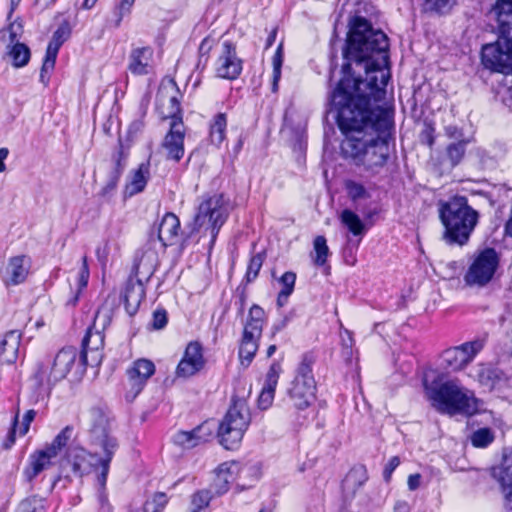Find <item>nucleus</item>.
<instances>
[{
    "mask_svg": "<svg viewBox=\"0 0 512 512\" xmlns=\"http://www.w3.org/2000/svg\"><path fill=\"white\" fill-rule=\"evenodd\" d=\"M347 81H339L329 95L330 110L336 113L343 157L372 174L385 166L390 155L392 115L386 108L370 107L368 94L351 93Z\"/></svg>",
    "mask_w": 512,
    "mask_h": 512,
    "instance_id": "obj_1",
    "label": "nucleus"
},
{
    "mask_svg": "<svg viewBox=\"0 0 512 512\" xmlns=\"http://www.w3.org/2000/svg\"><path fill=\"white\" fill-rule=\"evenodd\" d=\"M388 48L387 35L373 29L367 19L358 16L351 21L343 51V77L340 80L349 83L347 90L368 94L374 102L385 98V88L390 77L384 69L388 66Z\"/></svg>",
    "mask_w": 512,
    "mask_h": 512,
    "instance_id": "obj_2",
    "label": "nucleus"
},
{
    "mask_svg": "<svg viewBox=\"0 0 512 512\" xmlns=\"http://www.w3.org/2000/svg\"><path fill=\"white\" fill-rule=\"evenodd\" d=\"M93 425L90 430L91 444L100 448L103 456L97 457L78 446H71L66 452V461L77 477H82L93 468L99 471L97 482L101 490L105 489L112 458L118 449V441L111 434L108 418L99 410H92Z\"/></svg>",
    "mask_w": 512,
    "mask_h": 512,
    "instance_id": "obj_3",
    "label": "nucleus"
},
{
    "mask_svg": "<svg viewBox=\"0 0 512 512\" xmlns=\"http://www.w3.org/2000/svg\"><path fill=\"white\" fill-rule=\"evenodd\" d=\"M498 39L482 48L483 65L496 72L512 73V0H497L491 9Z\"/></svg>",
    "mask_w": 512,
    "mask_h": 512,
    "instance_id": "obj_4",
    "label": "nucleus"
},
{
    "mask_svg": "<svg viewBox=\"0 0 512 512\" xmlns=\"http://www.w3.org/2000/svg\"><path fill=\"white\" fill-rule=\"evenodd\" d=\"M438 206L444 227L442 239L450 246L466 245L479 222V212L468 204L465 196H453L440 201Z\"/></svg>",
    "mask_w": 512,
    "mask_h": 512,
    "instance_id": "obj_5",
    "label": "nucleus"
},
{
    "mask_svg": "<svg viewBox=\"0 0 512 512\" xmlns=\"http://www.w3.org/2000/svg\"><path fill=\"white\" fill-rule=\"evenodd\" d=\"M428 377L429 375L426 374L423 381L426 395L439 412L455 415L457 413L470 414L475 410L473 394L460 386L457 381L429 383Z\"/></svg>",
    "mask_w": 512,
    "mask_h": 512,
    "instance_id": "obj_6",
    "label": "nucleus"
},
{
    "mask_svg": "<svg viewBox=\"0 0 512 512\" xmlns=\"http://www.w3.org/2000/svg\"><path fill=\"white\" fill-rule=\"evenodd\" d=\"M158 253L155 250V240H150L145 248L137 255L134 261L132 272L136 279L130 277L125 285L123 300L126 311L133 315L139 308L145 297V288L142 278L146 281L154 274L158 266Z\"/></svg>",
    "mask_w": 512,
    "mask_h": 512,
    "instance_id": "obj_7",
    "label": "nucleus"
},
{
    "mask_svg": "<svg viewBox=\"0 0 512 512\" xmlns=\"http://www.w3.org/2000/svg\"><path fill=\"white\" fill-rule=\"evenodd\" d=\"M229 215V203L223 194H214L204 199L194 217L189 237L194 233L210 236V246H213L218 233Z\"/></svg>",
    "mask_w": 512,
    "mask_h": 512,
    "instance_id": "obj_8",
    "label": "nucleus"
},
{
    "mask_svg": "<svg viewBox=\"0 0 512 512\" xmlns=\"http://www.w3.org/2000/svg\"><path fill=\"white\" fill-rule=\"evenodd\" d=\"M251 422L248 403L243 398H233L232 404L219 424L217 435L221 445L232 450L241 442Z\"/></svg>",
    "mask_w": 512,
    "mask_h": 512,
    "instance_id": "obj_9",
    "label": "nucleus"
},
{
    "mask_svg": "<svg viewBox=\"0 0 512 512\" xmlns=\"http://www.w3.org/2000/svg\"><path fill=\"white\" fill-rule=\"evenodd\" d=\"M315 358L312 354L306 353L302 356L296 368V374L287 391L291 405L297 410H305L315 400L316 381L313 376V365Z\"/></svg>",
    "mask_w": 512,
    "mask_h": 512,
    "instance_id": "obj_10",
    "label": "nucleus"
},
{
    "mask_svg": "<svg viewBox=\"0 0 512 512\" xmlns=\"http://www.w3.org/2000/svg\"><path fill=\"white\" fill-rule=\"evenodd\" d=\"M500 263V256L494 248L479 251L468 267L464 281L470 287H484L493 279Z\"/></svg>",
    "mask_w": 512,
    "mask_h": 512,
    "instance_id": "obj_11",
    "label": "nucleus"
},
{
    "mask_svg": "<svg viewBox=\"0 0 512 512\" xmlns=\"http://www.w3.org/2000/svg\"><path fill=\"white\" fill-rule=\"evenodd\" d=\"M264 320V310L258 305H253L249 310L239 347V358L243 365L248 366L258 350Z\"/></svg>",
    "mask_w": 512,
    "mask_h": 512,
    "instance_id": "obj_12",
    "label": "nucleus"
},
{
    "mask_svg": "<svg viewBox=\"0 0 512 512\" xmlns=\"http://www.w3.org/2000/svg\"><path fill=\"white\" fill-rule=\"evenodd\" d=\"M483 347L484 340L478 338L446 349L441 355L442 364L445 368L453 371L461 370L474 359Z\"/></svg>",
    "mask_w": 512,
    "mask_h": 512,
    "instance_id": "obj_13",
    "label": "nucleus"
},
{
    "mask_svg": "<svg viewBox=\"0 0 512 512\" xmlns=\"http://www.w3.org/2000/svg\"><path fill=\"white\" fill-rule=\"evenodd\" d=\"M242 68V60L237 56L236 45L229 40L223 41L215 64L216 75L234 80L239 77Z\"/></svg>",
    "mask_w": 512,
    "mask_h": 512,
    "instance_id": "obj_14",
    "label": "nucleus"
},
{
    "mask_svg": "<svg viewBox=\"0 0 512 512\" xmlns=\"http://www.w3.org/2000/svg\"><path fill=\"white\" fill-rule=\"evenodd\" d=\"M31 267V260L26 255L10 257L0 269V278L6 287L17 286L25 282Z\"/></svg>",
    "mask_w": 512,
    "mask_h": 512,
    "instance_id": "obj_15",
    "label": "nucleus"
},
{
    "mask_svg": "<svg viewBox=\"0 0 512 512\" xmlns=\"http://www.w3.org/2000/svg\"><path fill=\"white\" fill-rule=\"evenodd\" d=\"M104 335L98 330L88 328L83 340L80 361L84 366H98L102 362Z\"/></svg>",
    "mask_w": 512,
    "mask_h": 512,
    "instance_id": "obj_16",
    "label": "nucleus"
},
{
    "mask_svg": "<svg viewBox=\"0 0 512 512\" xmlns=\"http://www.w3.org/2000/svg\"><path fill=\"white\" fill-rule=\"evenodd\" d=\"M205 365L202 345L197 341L190 342L176 368L178 377L187 378L198 373Z\"/></svg>",
    "mask_w": 512,
    "mask_h": 512,
    "instance_id": "obj_17",
    "label": "nucleus"
},
{
    "mask_svg": "<svg viewBox=\"0 0 512 512\" xmlns=\"http://www.w3.org/2000/svg\"><path fill=\"white\" fill-rule=\"evenodd\" d=\"M184 125L181 117L173 115L171 118L170 129L165 136L163 147L167 151V157L176 162L184 155Z\"/></svg>",
    "mask_w": 512,
    "mask_h": 512,
    "instance_id": "obj_18",
    "label": "nucleus"
},
{
    "mask_svg": "<svg viewBox=\"0 0 512 512\" xmlns=\"http://www.w3.org/2000/svg\"><path fill=\"white\" fill-rule=\"evenodd\" d=\"M56 458L57 456L45 447L35 450L29 455L27 464L23 469L24 480L31 483L42 472L54 465Z\"/></svg>",
    "mask_w": 512,
    "mask_h": 512,
    "instance_id": "obj_19",
    "label": "nucleus"
},
{
    "mask_svg": "<svg viewBox=\"0 0 512 512\" xmlns=\"http://www.w3.org/2000/svg\"><path fill=\"white\" fill-rule=\"evenodd\" d=\"M34 386L37 397L48 398L53 387L61 380L55 375V369L50 363V359H46L37 364L35 373L33 374Z\"/></svg>",
    "mask_w": 512,
    "mask_h": 512,
    "instance_id": "obj_20",
    "label": "nucleus"
},
{
    "mask_svg": "<svg viewBox=\"0 0 512 512\" xmlns=\"http://www.w3.org/2000/svg\"><path fill=\"white\" fill-rule=\"evenodd\" d=\"M155 365L147 359H139L127 370L130 392L135 398L145 386L147 380L154 374Z\"/></svg>",
    "mask_w": 512,
    "mask_h": 512,
    "instance_id": "obj_21",
    "label": "nucleus"
},
{
    "mask_svg": "<svg viewBox=\"0 0 512 512\" xmlns=\"http://www.w3.org/2000/svg\"><path fill=\"white\" fill-rule=\"evenodd\" d=\"M211 435V430L208 429L206 425L202 424L191 431H177L173 435L172 441L176 446L182 449H192L207 442Z\"/></svg>",
    "mask_w": 512,
    "mask_h": 512,
    "instance_id": "obj_22",
    "label": "nucleus"
},
{
    "mask_svg": "<svg viewBox=\"0 0 512 512\" xmlns=\"http://www.w3.org/2000/svg\"><path fill=\"white\" fill-rule=\"evenodd\" d=\"M281 371L282 368L279 362L274 361L270 365L266 374L265 383L258 397V406L260 409L265 410L271 406Z\"/></svg>",
    "mask_w": 512,
    "mask_h": 512,
    "instance_id": "obj_23",
    "label": "nucleus"
},
{
    "mask_svg": "<svg viewBox=\"0 0 512 512\" xmlns=\"http://www.w3.org/2000/svg\"><path fill=\"white\" fill-rule=\"evenodd\" d=\"M180 221L173 213H166L159 226L157 239L161 243L162 248L171 246L177 243L179 238Z\"/></svg>",
    "mask_w": 512,
    "mask_h": 512,
    "instance_id": "obj_24",
    "label": "nucleus"
},
{
    "mask_svg": "<svg viewBox=\"0 0 512 512\" xmlns=\"http://www.w3.org/2000/svg\"><path fill=\"white\" fill-rule=\"evenodd\" d=\"M237 467L238 465L235 462H224L218 466L215 479L210 488L214 496H220L229 490Z\"/></svg>",
    "mask_w": 512,
    "mask_h": 512,
    "instance_id": "obj_25",
    "label": "nucleus"
},
{
    "mask_svg": "<svg viewBox=\"0 0 512 512\" xmlns=\"http://www.w3.org/2000/svg\"><path fill=\"white\" fill-rule=\"evenodd\" d=\"M20 341L21 333L19 330H10L4 334L0 340V360L2 362L11 364L16 361Z\"/></svg>",
    "mask_w": 512,
    "mask_h": 512,
    "instance_id": "obj_26",
    "label": "nucleus"
},
{
    "mask_svg": "<svg viewBox=\"0 0 512 512\" xmlns=\"http://www.w3.org/2000/svg\"><path fill=\"white\" fill-rule=\"evenodd\" d=\"M76 358V349L73 347H67L61 349L53 359H50V363L55 369L56 377H59L61 381L65 379L73 367Z\"/></svg>",
    "mask_w": 512,
    "mask_h": 512,
    "instance_id": "obj_27",
    "label": "nucleus"
},
{
    "mask_svg": "<svg viewBox=\"0 0 512 512\" xmlns=\"http://www.w3.org/2000/svg\"><path fill=\"white\" fill-rule=\"evenodd\" d=\"M113 166L108 175L106 185L102 189V194L106 195L112 192L118 185V182L123 174L126 167L127 155L124 153L122 147H120L112 157Z\"/></svg>",
    "mask_w": 512,
    "mask_h": 512,
    "instance_id": "obj_28",
    "label": "nucleus"
},
{
    "mask_svg": "<svg viewBox=\"0 0 512 512\" xmlns=\"http://www.w3.org/2000/svg\"><path fill=\"white\" fill-rule=\"evenodd\" d=\"M153 56V50L150 47L133 49L129 57V70L135 75H144L148 73V67Z\"/></svg>",
    "mask_w": 512,
    "mask_h": 512,
    "instance_id": "obj_29",
    "label": "nucleus"
},
{
    "mask_svg": "<svg viewBox=\"0 0 512 512\" xmlns=\"http://www.w3.org/2000/svg\"><path fill=\"white\" fill-rule=\"evenodd\" d=\"M368 480L367 469L364 465H357L350 469L342 482L344 493L354 496Z\"/></svg>",
    "mask_w": 512,
    "mask_h": 512,
    "instance_id": "obj_30",
    "label": "nucleus"
},
{
    "mask_svg": "<svg viewBox=\"0 0 512 512\" xmlns=\"http://www.w3.org/2000/svg\"><path fill=\"white\" fill-rule=\"evenodd\" d=\"M150 177V164L149 162H144L139 165L136 170H133L130 175V179L125 187V192L129 196H133L142 192L148 179Z\"/></svg>",
    "mask_w": 512,
    "mask_h": 512,
    "instance_id": "obj_31",
    "label": "nucleus"
},
{
    "mask_svg": "<svg viewBox=\"0 0 512 512\" xmlns=\"http://www.w3.org/2000/svg\"><path fill=\"white\" fill-rule=\"evenodd\" d=\"M227 115L217 113L211 120L209 137L212 144L220 146L226 138Z\"/></svg>",
    "mask_w": 512,
    "mask_h": 512,
    "instance_id": "obj_32",
    "label": "nucleus"
},
{
    "mask_svg": "<svg viewBox=\"0 0 512 512\" xmlns=\"http://www.w3.org/2000/svg\"><path fill=\"white\" fill-rule=\"evenodd\" d=\"M341 223L354 235L362 237L366 227L360 217L349 209H344L340 214Z\"/></svg>",
    "mask_w": 512,
    "mask_h": 512,
    "instance_id": "obj_33",
    "label": "nucleus"
},
{
    "mask_svg": "<svg viewBox=\"0 0 512 512\" xmlns=\"http://www.w3.org/2000/svg\"><path fill=\"white\" fill-rule=\"evenodd\" d=\"M8 56L12 60L13 66L19 68L28 64L31 53L26 44L16 42L9 47Z\"/></svg>",
    "mask_w": 512,
    "mask_h": 512,
    "instance_id": "obj_34",
    "label": "nucleus"
},
{
    "mask_svg": "<svg viewBox=\"0 0 512 512\" xmlns=\"http://www.w3.org/2000/svg\"><path fill=\"white\" fill-rule=\"evenodd\" d=\"M73 430L74 429L72 426H66L55 436L51 443L45 445L44 447L58 457L63 448L67 446L69 440L71 439Z\"/></svg>",
    "mask_w": 512,
    "mask_h": 512,
    "instance_id": "obj_35",
    "label": "nucleus"
},
{
    "mask_svg": "<svg viewBox=\"0 0 512 512\" xmlns=\"http://www.w3.org/2000/svg\"><path fill=\"white\" fill-rule=\"evenodd\" d=\"M59 49L60 48L57 47V44H55V46L48 44L40 73L41 82L46 83V74L54 69Z\"/></svg>",
    "mask_w": 512,
    "mask_h": 512,
    "instance_id": "obj_36",
    "label": "nucleus"
},
{
    "mask_svg": "<svg viewBox=\"0 0 512 512\" xmlns=\"http://www.w3.org/2000/svg\"><path fill=\"white\" fill-rule=\"evenodd\" d=\"M494 433L490 428H480L474 431L470 437L471 443L476 448H486L494 441Z\"/></svg>",
    "mask_w": 512,
    "mask_h": 512,
    "instance_id": "obj_37",
    "label": "nucleus"
},
{
    "mask_svg": "<svg viewBox=\"0 0 512 512\" xmlns=\"http://www.w3.org/2000/svg\"><path fill=\"white\" fill-rule=\"evenodd\" d=\"M265 257L264 252L257 253L251 257L245 274L246 283H251L257 278Z\"/></svg>",
    "mask_w": 512,
    "mask_h": 512,
    "instance_id": "obj_38",
    "label": "nucleus"
},
{
    "mask_svg": "<svg viewBox=\"0 0 512 512\" xmlns=\"http://www.w3.org/2000/svg\"><path fill=\"white\" fill-rule=\"evenodd\" d=\"M499 481L507 501V507L512 510V464L503 469Z\"/></svg>",
    "mask_w": 512,
    "mask_h": 512,
    "instance_id": "obj_39",
    "label": "nucleus"
},
{
    "mask_svg": "<svg viewBox=\"0 0 512 512\" xmlns=\"http://www.w3.org/2000/svg\"><path fill=\"white\" fill-rule=\"evenodd\" d=\"M15 512H45L44 499L32 496L20 502Z\"/></svg>",
    "mask_w": 512,
    "mask_h": 512,
    "instance_id": "obj_40",
    "label": "nucleus"
},
{
    "mask_svg": "<svg viewBox=\"0 0 512 512\" xmlns=\"http://www.w3.org/2000/svg\"><path fill=\"white\" fill-rule=\"evenodd\" d=\"M314 251L316 254L315 257V264L318 266H323L328 258L329 255V248L327 246V241L324 236H317L314 239Z\"/></svg>",
    "mask_w": 512,
    "mask_h": 512,
    "instance_id": "obj_41",
    "label": "nucleus"
},
{
    "mask_svg": "<svg viewBox=\"0 0 512 512\" xmlns=\"http://www.w3.org/2000/svg\"><path fill=\"white\" fill-rule=\"evenodd\" d=\"M213 496L214 495L210 490H200L196 492L192 497L191 512H194L195 510L205 512V509L208 507Z\"/></svg>",
    "mask_w": 512,
    "mask_h": 512,
    "instance_id": "obj_42",
    "label": "nucleus"
},
{
    "mask_svg": "<svg viewBox=\"0 0 512 512\" xmlns=\"http://www.w3.org/2000/svg\"><path fill=\"white\" fill-rule=\"evenodd\" d=\"M456 4V0H425V9L437 14H446Z\"/></svg>",
    "mask_w": 512,
    "mask_h": 512,
    "instance_id": "obj_43",
    "label": "nucleus"
},
{
    "mask_svg": "<svg viewBox=\"0 0 512 512\" xmlns=\"http://www.w3.org/2000/svg\"><path fill=\"white\" fill-rule=\"evenodd\" d=\"M168 502L165 493H156L151 500H147L144 504V512H162Z\"/></svg>",
    "mask_w": 512,
    "mask_h": 512,
    "instance_id": "obj_44",
    "label": "nucleus"
},
{
    "mask_svg": "<svg viewBox=\"0 0 512 512\" xmlns=\"http://www.w3.org/2000/svg\"><path fill=\"white\" fill-rule=\"evenodd\" d=\"M465 146V141H459L457 143H452L447 147V155L453 166L459 164L462 160L465 154Z\"/></svg>",
    "mask_w": 512,
    "mask_h": 512,
    "instance_id": "obj_45",
    "label": "nucleus"
},
{
    "mask_svg": "<svg viewBox=\"0 0 512 512\" xmlns=\"http://www.w3.org/2000/svg\"><path fill=\"white\" fill-rule=\"evenodd\" d=\"M135 0H121L114 8L113 14L116 18L115 26H120L122 19L130 14Z\"/></svg>",
    "mask_w": 512,
    "mask_h": 512,
    "instance_id": "obj_46",
    "label": "nucleus"
},
{
    "mask_svg": "<svg viewBox=\"0 0 512 512\" xmlns=\"http://www.w3.org/2000/svg\"><path fill=\"white\" fill-rule=\"evenodd\" d=\"M282 46L279 45L275 55L273 56V91L275 92L278 87V81L281 77V67H282Z\"/></svg>",
    "mask_w": 512,
    "mask_h": 512,
    "instance_id": "obj_47",
    "label": "nucleus"
},
{
    "mask_svg": "<svg viewBox=\"0 0 512 512\" xmlns=\"http://www.w3.org/2000/svg\"><path fill=\"white\" fill-rule=\"evenodd\" d=\"M346 189L349 197L353 201L364 198L366 196V189L364 188V186L354 181H348L346 183Z\"/></svg>",
    "mask_w": 512,
    "mask_h": 512,
    "instance_id": "obj_48",
    "label": "nucleus"
},
{
    "mask_svg": "<svg viewBox=\"0 0 512 512\" xmlns=\"http://www.w3.org/2000/svg\"><path fill=\"white\" fill-rule=\"evenodd\" d=\"M280 283L282 284L283 288V295L285 294H292L294 290V285L296 281V274L294 272L288 271L285 272L279 279Z\"/></svg>",
    "mask_w": 512,
    "mask_h": 512,
    "instance_id": "obj_49",
    "label": "nucleus"
},
{
    "mask_svg": "<svg viewBox=\"0 0 512 512\" xmlns=\"http://www.w3.org/2000/svg\"><path fill=\"white\" fill-rule=\"evenodd\" d=\"M168 321L167 312L163 309L156 310L153 313L152 325L154 329H162L166 326Z\"/></svg>",
    "mask_w": 512,
    "mask_h": 512,
    "instance_id": "obj_50",
    "label": "nucleus"
},
{
    "mask_svg": "<svg viewBox=\"0 0 512 512\" xmlns=\"http://www.w3.org/2000/svg\"><path fill=\"white\" fill-rule=\"evenodd\" d=\"M69 36V31L65 27H59L53 34L52 40L49 44L54 45L57 44V47L60 48L61 45L67 40Z\"/></svg>",
    "mask_w": 512,
    "mask_h": 512,
    "instance_id": "obj_51",
    "label": "nucleus"
},
{
    "mask_svg": "<svg viewBox=\"0 0 512 512\" xmlns=\"http://www.w3.org/2000/svg\"><path fill=\"white\" fill-rule=\"evenodd\" d=\"M400 459L398 456H393L388 463L386 464L384 471H383V477L386 482H388L392 476V473L394 470L399 466Z\"/></svg>",
    "mask_w": 512,
    "mask_h": 512,
    "instance_id": "obj_52",
    "label": "nucleus"
},
{
    "mask_svg": "<svg viewBox=\"0 0 512 512\" xmlns=\"http://www.w3.org/2000/svg\"><path fill=\"white\" fill-rule=\"evenodd\" d=\"M35 416L36 411L33 409H30L25 413L20 428V435H25L29 431L30 424L34 420Z\"/></svg>",
    "mask_w": 512,
    "mask_h": 512,
    "instance_id": "obj_53",
    "label": "nucleus"
},
{
    "mask_svg": "<svg viewBox=\"0 0 512 512\" xmlns=\"http://www.w3.org/2000/svg\"><path fill=\"white\" fill-rule=\"evenodd\" d=\"M144 127L145 123L143 119H137L133 121L128 128V136L131 139L135 138L139 133L143 131Z\"/></svg>",
    "mask_w": 512,
    "mask_h": 512,
    "instance_id": "obj_54",
    "label": "nucleus"
},
{
    "mask_svg": "<svg viewBox=\"0 0 512 512\" xmlns=\"http://www.w3.org/2000/svg\"><path fill=\"white\" fill-rule=\"evenodd\" d=\"M17 423H18V415H16L13 420V425L8 432L7 439L4 444L5 448H7V449L10 448L15 443V434H16L15 428L17 426Z\"/></svg>",
    "mask_w": 512,
    "mask_h": 512,
    "instance_id": "obj_55",
    "label": "nucleus"
},
{
    "mask_svg": "<svg viewBox=\"0 0 512 512\" xmlns=\"http://www.w3.org/2000/svg\"><path fill=\"white\" fill-rule=\"evenodd\" d=\"M88 280H89V278L80 277L79 276V279H78V292H77V294L72 299H70L68 301L69 304L76 305V303L78 302V299H79V293L82 291V289H84L87 286Z\"/></svg>",
    "mask_w": 512,
    "mask_h": 512,
    "instance_id": "obj_56",
    "label": "nucleus"
},
{
    "mask_svg": "<svg viewBox=\"0 0 512 512\" xmlns=\"http://www.w3.org/2000/svg\"><path fill=\"white\" fill-rule=\"evenodd\" d=\"M420 482H421L420 474H411L408 477L407 484H408L409 489L413 491V490H416L420 486Z\"/></svg>",
    "mask_w": 512,
    "mask_h": 512,
    "instance_id": "obj_57",
    "label": "nucleus"
},
{
    "mask_svg": "<svg viewBox=\"0 0 512 512\" xmlns=\"http://www.w3.org/2000/svg\"><path fill=\"white\" fill-rule=\"evenodd\" d=\"M344 333L347 335V338H342V348L352 347L354 344V340L352 337V333L349 330H345Z\"/></svg>",
    "mask_w": 512,
    "mask_h": 512,
    "instance_id": "obj_58",
    "label": "nucleus"
},
{
    "mask_svg": "<svg viewBox=\"0 0 512 512\" xmlns=\"http://www.w3.org/2000/svg\"><path fill=\"white\" fill-rule=\"evenodd\" d=\"M89 275H90V273H89V268H88V263H87V257L84 256L82 258V267L80 268L79 276L89 278Z\"/></svg>",
    "mask_w": 512,
    "mask_h": 512,
    "instance_id": "obj_59",
    "label": "nucleus"
},
{
    "mask_svg": "<svg viewBox=\"0 0 512 512\" xmlns=\"http://www.w3.org/2000/svg\"><path fill=\"white\" fill-rule=\"evenodd\" d=\"M9 151L7 148H0V172H4L6 170V165L4 163L7 158Z\"/></svg>",
    "mask_w": 512,
    "mask_h": 512,
    "instance_id": "obj_60",
    "label": "nucleus"
},
{
    "mask_svg": "<svg viewBox=\"0 0 512 512\" xmlns=\"http://www.w3.org/2000/svg\"><path fill=\"white\" fill-rule=\"evenodd\" d=\"M211 43L212 41L208 38L203 39V41L200 44L199 52L201 54L207 53L211 49Z\"/></svg>",
    "mask_w": 512,
    "mask_h": 512,
    "instance_id": "obj_61",
    "label": "nucleus"
},
{
    "mask_svg": "<svg viewBox=\"0 0 512 512\" xmlns=\"http://www.w3.org/2000/svg\"><path fill=\"white\" fill-rule=\"evenodd\" d=\"M409 505L405 501H399L394 506V512H409Z\"/></svg>",
    "mask_w": 512,
    "mask_h": 512,
    "instance_id": "obj_62",
    "label": "nucleus"
},
{
    "mask_svg": "<svg viewBox=\"0 0 512 512\" xmlns=\"http://www.w3.org/2000/svg\"><path fill=\"white\" fill-rule=\"evenodd\" d=\"M276 29L272 30L271 33L269 34L267 40H266V48H269L273 45L275 39H276Z\"/></svg>",
    "mask_w": 512,
    "mask_h": 512,
    "instance_id": "obj_63",
    "label": "nucleus"
},
{
    "mask_svg": "<svg viewBox=\"0 0 512 512\" xmlns=\"http://www.w3.org/2000/svg\"><path fill=\"white\" fill-rule=\"evenodd\" d=\"M291 294L283 295V290L278 293L277 303L279 306H283Z\"/></svg>",
    "mask_w": 512,
    "mask_h": 512,
    "instance_id": "obj_64",
    "label": "nucleus"
}]
</instances>
